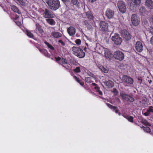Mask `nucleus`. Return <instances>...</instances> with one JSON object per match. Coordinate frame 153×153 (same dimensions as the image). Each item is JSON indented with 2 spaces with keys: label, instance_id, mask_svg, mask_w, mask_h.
I'll return each instance as SVG.
<instances>
[{
  "label": "nucleus",
  "instance_id": "nucleus-1",
  "mask_svg": "<svg viewBox=\"0 0 153 153\" xmlns=\"http://www.w3.org/2000/svg\"><path fill=\"white\" fill-rule=\"evenodd\" d=\"M50 8L52 10L55 11L61 7L59 0H45Z\"/></svg>",
  "mask_w": 153,
  "mask_h": 153
},
{
  "label": "nucleus",
  "instance_id": "nucleus-2",
  "mask_svg": "<svg viewBox=\"0 0 153 153\" xmlns=\"http://www.w3.org/2000/svg\"><path fill=\"white\" fill-rule=\"evenodd\" d=\"M72 51L74 55L79 58H83L85 56V53L79 47L74 46L72 47Z\"/></svg>",
  "mask_w": 153,
  "mask_h": 153
},
{
  "label": "nucleus",
  "instance_id": "nucleus-3",
  "mask_svg": "<svg viewBox=\"0 0 153 153\" xmlns=\"http://www.w3.org/2000/svg\"><path fill=\"white\" fill-rule=\"evenodd\" d=\"M121 36L125 42H128L130 41L132 37L129 33L126 30L121 31Z\"/></svg>",
  "mask_w": 153,
  "mask_h": 153
},
{
  "label": "nucleus",
  "instance_id": "nucleus-4",
  "mask_svg": "<svg viewBox=\"0 0 153 153\" xmlns=\"http://www.w3.org/2000/svg\"><path fill=\"white\" fill-rule=\"evenodd\" d=\"M108 24L106 22L101 21L99 23V27L100 30L103 32H108Z\"/></svg>",
  "mask_w": 153,
  "mask_h": 153
},
{
  "label": "nucleus",
  "instance_id": "nucleus-5",
  "mask_svg": "<svg viewBox=\"0 0 153 153\" xmlns=\"http://www.w3.org/2000/svg\"><path fill=\"white\" fill-rule=\"evenodd\" d=\"M113 56L115 59L122 61L124 59V55L122 52L118 50L114 52Z\"/></svg>",
  "mask_w": 153,
  "mask_h": 153
},
{
  "label": "nucleus",
  "instance_id": "nucleus-6",
  "mask_svg": "<svg viewBox=\"0 0 153 153\" xmlns=\"http://www.w3.org/2000/svg\"><path fill=\"white\" fill-rule=\"evenodd\" d=\"M131 22L134 26H137L140 23V19L137 14H134L132 15L131 17Z\"/></svg>",
  "mask_w": 153,
  "mask_h": 153
},
{
  "label": "nucleus",
  "instance_id": "nucleus-7",
  "mask_svg": "<svg viewBox=\"0 0 153 153\" xmlns=\"http://www.w3.org/2000/svg\"><path fill=\"white\" fill-rule=\"evenodd\" d=\"M111 39L116 45H120L122 42V39L120 37L119 34H115L112 37Z\"/></svg>",
  "mask_w": 153,
  "mask_h": 153
},
{
  "label": "nucleus",
  "instance_id": "nucleus-8",
  "mask_svg": "<svg viewBox=\"0 0 153 153\" xmlns=\"http://www.w3.org/2000/svg\"><path fill=\"white\" fill-rule=\"evenodd\" d=\"M117 5L119 10L122 13H125L126 11V7L125 3L121 0L118 1Z\"/></svg>",
  "mask_w": 153,
  "mask_h": 153
},
{
  "label": "nucleus",
  "instance_id": "nucleus-9",
  "mask_svg": "<svg viewBox=\"0 0 153 153\" xmlns=\"http://www.w3.org/2000/svg\"><path fill=\"white\" fill-rule=\"evenodd\" d=\"M123 81L124 83L128 85H132L134 82L133 79L127 75H124L123 76Z\"/></svg>",
  "mask_w": 153,
  "mask_h": 153
},
{
  "label": "nucleus",
  "instance_id": "nucleus-10",
  "mask_svg": "<svg viewBox=\"0 0 153 153\" xmlns=\"http://www.w3.org/2000/svg\"><path fill=\"white\" fill-rule=\"evenodd\" d=\"M120 96L123 100L127 101L132 102L134 101V98L133 97L129 96L128 94L122 93L120 94Z\"/></svg>",
  "mask_w": 153,
  "mask_h": 153
},
{
  "label": "nucleus",
  "instance_id": "nucleus-11",
  "mask_svg": "<svg viewBox=\"0 0 153 153\" xmlns=\"http://www.w3.org/2000/svg\"><path fill=\"white\" fill-rule=\"evenodd\" d=\"M114 14V11L110 8H108L105 12V16L108 19L112 18Z\"/></svg>",
  "mask_w": 153,
  "mask_h": 153
},
{
  "label": "nucleus",
  "instance_id": "nucleus-12",
  "mask_svg": "<svg viewBox=\"0 0 153 153\" xmlns=\"http://www.w3.org/2000/svg\"><path fill=\"white\" fill-rule=\"evenodd\" d=\"M143 46L142 43L139 41H137L136 43L135 49L138 52H140L143 50Z\"/></svg>",
  "mask_w": 153,
  "mask_h": 153
},
{
  "label": "nucleus",
  "instance_id": "nucleus-13",
  "mask_svg": "<svg viewBox=\"0 0 153 153\" xmlns=\"http://www.w3.org/2000/svg\"><path fill=\"white\" fill-rule=\"evenodd\" d=\"M43 16L46 18H49L53 17V15L49 10L45 9L44 13L43 14Z\"/></svg>",
  "mask_w": 153,
  "mask_h": 153
},
{
  "label": "nucleus",
  "instance_id": "nucleus-14",
  "mask_svg": "<svg viewBox=\"0 0 153 153\" xmlns=\"http://www.w3.org/2000/svg\"><path fill=\"white\" fill-rule=\"evenodd\" d=\"M145 3L146 6L148 9L153 10V1L152 0H146Z\"/></svg>",
  "mask_w": 153,
  "mask_h": 153
},
{
  "label": "nucleus",
  "instance_id": "nucleus-15",
  "mask_svg": "<svg viewBox=\"0 0 153 153\" xmlns=\"http://www.w3.org/2000/svg\"><path fill=\"white\" fill-rule=\"evenodd\" d=\"M67 31L68 33L70 36H72L74 35L76 32L75 28L72 26H71L68 28Z\"/></svg>",
  "mask_w": 153,
  "mask_h": 153
},
{
  "label": "nucleus",
  "instance_id": "nucleus-16",
  "mask_svg": "<svg viewBox=\"0 0 153 153\" xmlns=\"http://www.w3.org/2000/svg\"><path fill=\"white\" fill-rule=\"evenodd\" d=\"M86 16L90 21L94 22V17L90 12H87L86 13Z\"/></svg>",
  "mask_w": 153,
  "mask_h": 153
},
{
  "label": "nucleus",
  "instance_id": "nucleus-17",
  "mask_svg": "<svg viewBox=\"0 0 153 153\" xmlns=\"http://www.w3.org/2000/svg\"><path fill=\"white\" fill-rule=\"evenodd\" d=\"M62 63L64 65L63 66L67 69H69L71 68V66L69 64H68L67 59L64 58L62 59Z\"/></svg>",
  "mask_w": 153,
  "mask_h": 153
},
{
  "label": "nucleus",
  "instance_id": "nucleus-18",
  "mask_svg": "<svg viewBox=\"0 0 153 153\" xmlns=\"http://www.w3.org/2000/svg\"><path fill=\"white\" fill-rule=\"evenodd\" d=\"M106 104L109 108L113 110V111H114L116 113L118 114L119 116L121 115V113L119 112V110L117 109V107L114 106L109 103H106Z\"/></svg>",
  "mask_w": 153,
  "mask_h": 153
},
{
  "label": "nucleus",
  "instance_id": "nucleus-19",
  "mask_svg": "<svg viewBox=\"0 0 153 153\" xmlns=\"http://www.w3.org/2000/svg\"><path fill=\"white\" fill-rule=\"evenodd\" d=\"M93 22H91L88 20H85L84 21V25L86 26L87 29L88 30H90L93 28L92 25V23Z\"/></svg>",
  "mask_w": 153,
  "mask_h": 153
},
{
  "label": "nucleus",
  "instance_id": "nucleus-20",
  "mask_svg": "<svg viewBox=\"0 0 153 153\" xmlns=\"http://www.w3.org/2000/svg\"><path fill=\"white\" fill-rule=\"evenodd\" d=\"M104 83L106 86L109 88H111L114 86V82L111 80L105 81Z\"/></svg>",
  "mask_w": 153,
  "mask_h": 153
},
{
  "label": "nucleus",
  "instance_id": "nucleus-21",
  "mask_svg": "<svg viewBox=\"0 0 153 153\" xmlns=\"http://www.w3.org/2000/svg\"><path fill=\"white\" fill-rule=\"evenodd\" d=\"M51 35L54 38H58L62 36V34L59 32L53 31L51 33Z\"/></svg>",
  "mask_w": 153,
  "mask_h": 153
},
{
  "label": "nucleus",
  "instance_id": "nucleus-22",
  "mask_svg": "<svg viewBox=\"0 0 153 153\" xmlns=\"http://www.w3.org/2000/svg\"><path fill=\"white\" fill-rule=\"evenodd\" d=\"M36 30L37 33H42L43 32V30L41 26L38 23H36Z\"/></svg>",
  "mask_w": 153,
  "mask_h": 153
},
{
  "label": "nucleus",
  "instance_id": "nucleus-23",
  "mask_svg": "<svg viewBox=\"0 0 153 153\" xmlns=\"http://www.w3.org/2000/svg\"><path fill=\"white\" fill-rule=\"evenodd\" d=\"M38 49L39 51L43 54L45 56L48 57L50 56L51 55L48 53L46 49H41L39 48Z\"/></svg>",
  "mask_w": 153,
  "mask_h": 153
},
{
  "label": "nucleus",
  "instance_id": "nucleus-24",
  "mask_svg": "<svg viewBox=\"0 0 153 153\" xmlns=\"http://www.w3.org/2000/svg\"><path fill=\"white\" fill-rule=\"evenodd\" d=\"M122 115L128 121L133 123V117L129 115H128L126 114H123Z\"/></svg>",
  "mask_w": 153,
  "mask_h": 153
},
{
  "label": "nucleus",
  "instance_id": "nucleus-25",
  "mask_svg": "<svg viewBox=\"0 0 153 153\" xmlns=\"http://www.w3.org/2000/svg\"><path fill=\"white\" fill-rule=\"evenodd\" d=\"M105 56L106 58L108 59V60H110L112 56V54L109 51H105Z\"/></svg>",
  "mask_w": 153,
  "mask_h": 153
},
{
  "label": "nucleus",
  "instance_id": "nucleus-26",
  "mask_svg": "<svg viewBox=\"0 0 153 153\" xmlns=\"http://www.w3.org/2000/svg\"><path fill=\"white\" fill-rule=\"evenodd\" d=\"M10 7L12 10L14 12L17 13L18 14H20L21 13V12L16 6L14 5H11Z\"/></svg>",
  "mask_w": 153,
  "mask_h": 153
},
{
  "label": "nucleus",
  "instance_id": "nucleus-27",
  "mask_svg": "<svg viewBox=\"0 0 153 153\" xmlns=\"http://www.w3.org/2000/svg\"><path fill=\"white\" fill-rule=\"evenodd\" d=\"M151 112H153V107L150 106L148 109L147 111L144 113V115L146 116H147Z\"/></svg>",
  "mask_w": 153,
  "mask_h": 153
},
{
  "label": "nucleus",
  "instance_id": "nucleus-28",
  "mask_svg": "<svg viewBox=\"0 0 153 153\" xmlns=\"http://www.w3.org/2000/svg\"><path fill=\"white\" fill-rule=\"evenodd\" d=\"M47 22L51 25H55L56 22L54 20L52 19H48L46 20Z\"/></svg>",
  "mask_w": 153,
  "mask_h": 153
},
{
  "label": "nucleus",
  "instance_id": "nucleus-29",
  "mask_svg": "<svg viewBox=\"0 0 153 153\" xmlns=\"http://www.w3.org/2000/svg\"><path fill=\"white\" fill-rule=\"evenodd\" d=\"M73 78L76 81L79 83L81 86H83L84 85V82L82 80H80L79 78H78L75 76H74Z\"/></svg>",
  "mask_w": 153,
  "mask_h": 153
},
{
  "label": "nucleus",
  "instance_id": "nucleus-30",
  "mask_svg": "<svg viewBox=\"0 0 153 153\" xmlns=\"http://www.w3.org/2000/svg\"><path fill=\"white\" fill-rule=\"evenodd\" d=\"M70 62L73 65L77 66L78 65H79V64L74 59H70Z\"/></svg>",
  "mask_w": 153,
  "mask_h": 153
},
{
  "label": "nucleus",
  "instance_id": "nucleus-31",
  "mask_svg": "<svg viewBox=\"0 0 153 153\" xmlns=\"http://www.w3.org/2000/svg\"><path fill=\"white\" fill-rule=\"evenodd\" d=\"M141 128L143 130L146 132L150 133L151 132V130L150 128L148 127H144L142 126Z\"/></svg>",
  "mask_w": 153,
  "mask_h": 153
},
{
  "label": "nucleus",
  "instance_id": "nucleus-32",
  "mask_svg": "<svg viewBox=\"0 0 153 153\" xmlns=\"http://www.w3.org/2000/svg\"><path fill=\"white\" fill-rule=\"evenodd\" d=\"M100 69L102 71L105 73H107L108 72V70L103 66H100Z\"/></svg>",
  "mask_w": 153,
  "mask_h": 153
},
{
  "label": "nucleus",
  "instance_id": "nucleus-33",
  "mask_svg": "<svg viewBox=\"0 0 153 153\" xmlns=\"http://www.w3.org/2000/svg\"><path fill=\"white\" fill-rule=\"evenodd\" d=\"M71 3L76 6H78L79 4L78 0H71Z\"/></svg>",
  "mask_w": 153,
  "mask_h": 153
},
{
  "label": "nucleus",
  "instance_id": "nucleus-34",
  "mask_svg": "<svg viewBox=\"0 0 153 153\" xmlns=\"http://www.w3.org/2000/svg\"><path fill=\"white\" fill-rule=\"evenodd\" d=\"M44 43L46 45H47L48 47L50 48L51 50H53L54 49V47L48 42L45 41L44 42Z\"/></svg>",
  "mask_w": 153,
  "mask_h": 153
},
{
  "label": "nucleus",
  "instance_id": "nucleus-35",
  "mask_svg": "<svg viewBox=\"0 0 153 153\" xmlns=\"http://www.w3.org/2000/svg\"><path fill=\"white\" fill-rule=\"evenodd\" d=\"M26 34L30 38H33L34 37V36L32 33L30 31L27 30L26 31Z\"/></svg>",
  "mask_w": 153,
  "mask_h": 153
},
{
  "label": "nucleus",
  "instance_id": "nucleus-36",
  "mask_svg": "<svg viewBox=\"0 0 153 153\" xmlns=\"http://www.w3.org/2000/svg\"><path fill=\"white\" fill-rule=\"evenodd\" d=\"M141 123L145 126H151V124L146 120H142L141 121Z\"/></svg>",
  "mask_w": 153,
  "mask_h": 153
},
{
  "label": "nucleus",
  "instance_id": "nucleus-37",
  "mask_svg": "<svg viewBox=\"0 0 153 153\" xmlns=\"http://www.w3.org/2000/svg\"><path fill=\"white\" fill-rule=\"evenodd\" d=\"M73 71L75 73H79L81 72L80 68L79 67H77L73 70Z\"/></svg>",
  "mask_w": 153,
  "mask_h": 153
},
{
  "label": "nucleus",
  "instance_id": "nucleus-38",
  "mask_svg": "<svg viewBox=\"0 0 153 153\" xmlns=\"http://www.w3.org/2000/svg\"><path fill=\"white\" fill-rule=\"evenodd\" d=\"M86 82L88 83H91L92 82L91 78L90 77H86L85 78Z\"/></svg>",
  "mask_w": 153,
  "mask_h": 153
},
{
  "label": "nucleus",
  "instance_id": "nucleus-39",
  "mask_svg": "<svg viewBox=\"0 0 153 153\" xmlns=\"http://www.w3.org/2000/svg\"><path fill=\"white\" fill-rule=\"evenodd\" d=\"M135 4L138 5L141 2V0H134Z\"/></svg>",
  "mask_w": 153,
  "mask_h": 153
},
{
  "label": "nucleus",
  "instance_id": "nucleus-40",
  "mask_svg": "<svg viewBox=\"0 0 153 153\" xmlns=\"http://www.w3.org/2000/svg\"><path fill=\"white\" fill-rule=\"evenodd\" d=\"M76 43L78 45H80L81 44V41L80 39H77L75 41Z\"/></svg>",
  "mask_w": 153,
  "mask_h": 153
},
{
  "label": "nucleus",
  "instance_id": "nucleus-41",
  "mask_svg": "<svg viewBox=\"0 0 153 153\" xmlns=\"http://www.w3.org/2000/svg\"><path fill=\"white\" fill-rule=\"evenodd\" d=\"M20 4H21L22 5H24L25 3L23 1V0H16Z\"/></svg>",
  "mask_w": 153,
  "mask_h": 153
},
{
  "label": "nucleus",
  "instance_id": "nucleus-42",
  "mask_svg": "<svg viewBox=\"0 0 153 153\" xmlns=\"http://www.w3.org/2000/svg\"><path fill=\"white\" fill-rule=\"evenodd\" d=\"M92 85H93V86H95V87L94 88L95 90H96L97 89V88L99 89V87L98 86V85L96 83H93L92 84Z\"/></svg>",
  "mask_w": 153,
  "mask_h": 153
},
{
  "label": "nucleus",
  "instance_id": "nucleus-43",
  "mask_svg": "<svg viewBox=\"0 0 153 153\" xmlns=\"http://www.w3.org/2000/svg\"><path fill=\"white\" fill-rule=\"evenodd\" d=\"M145 11V8L142 7L140 8V12L143 13V12H144Z\"/></svg>",
  "mask_w": 153,
  "mask_h": 153
},
{
  "label": "nucleus",
  "instance_id": "nucleus-44",
  "mask_svg": "<svg viewBox=\"0 0 153 153\" xmlns=\"http://www.w3.org/2000/svg\"><path fill=\"white\" fill-rule=\"evenodd\" d=\"M55 60L57 62H59L61 60V58L59 56H58L57 57H55Z\"/></svg>",
  "mask_w": 153,
  "mask_h": 153
},
{
  "label": "nucleus",
  "instance_id": "nucleus-45",
  "mask_svg": "<svg viewBox=\"0 0 153 153\" xmlns=\"http://www.w3.org/2000/svg\"><path fill=\"white\" fill-rule=\"evenodd\" d=\"M58 42L61 43V45L63 46H64L65 45V43L63 42V41L61 40H59L58 41Z\"/></svg>",
  "mask_w": 153,
  "mask_h": 153
},
{
  "label": "nucleus",
  "instance_id": "nucleus-46",
  "mask_svg": "<svg viewBox=\"0 0 153 153\" xmlns=\"http://www.w3.org/2000/svg\"><path fill=\"white\" fill-rule=\"evenodd\" d=\"M113 92L117 94L118 93V91L117 89L115 88H114L113 89Z\"/></svg>",
  "mask_w": 153,
  "mask_h": 153
},
{
  "label": "nucleus",
  "instance_id": "nucleus-47",
  "mask_svg": "<svg viewBox=\"0 0 153 153\" xmlns=\"http://www.w3.org/2000/svg\"><path fill=\"white\" fill-rule=\"evenodd\" d=\"M150 32L153 35V27H150L149 29Z\"/></svg>",
  "mask_w": 153,
  "mask_h": 153
},
{
  "label": "nucleus",
  "instance_id": "nucleus-48",
  "mask_svg": "<svg viewBox=\"0 0 153 153\" xmlns=\"http://www.w3.org/2000/svg\"><path fill=\"white\" fill-rule=\"evenodd\" d=\"M15 23H16V25L18 26H20L21 25V22H16Z\"/></svg>",
  "mask_w": 153,
  "mask_h": 153
},
{
  "label": "nucleus",
  "instance_id": "nucleus-49",
  "mask_svg": "<svg viewBox=\"0 0 153 153\" xmlns=\"http://www.w3.org/2000/svg\"><path fill=\"white\" fill-rule=\"evenodd\" d=\"M150 43L153 45V36L151 37V39Z\"/></svg>",
  "mask_w": 153,
  "mask_h": 153
},
{
  "label": "nucleus",
  "instance_id": "nucleus-50",
  "mask_svg": "<svg viewBox=\"0 0 153 153\" xmlns=\"http://www.w3.org/2000/svg\"><path fill=\"white\" fill-rule=\"evenodd\" d=\"M98 94L101 95H102V92L100 90L99 91H98Z\"/></svg>",
  "mask_w": 153,
  "mask_h": 153
},
{
  "label": "nucleus",
  "instance_id": "nucleus-51",
  "mask_svg": "<svg viewBox=\"0 0 153 153\" xmlns=\"http://www.w3.org/2000/svg\"><path fill=\"white\" fill-rule=\"evenodd\" d=\"M64 2H69L70 0H62Z\"/></svg>",
  "mask_w": 153,
  "mask_h": 153
},
{
  "label": "nucleus",
  "instance_id": "nucleus-52",
  "mask_svg": "<svg viewBox=\"0 0 153 153\" xmlns=\"http://www.w3.org/2000/svg\"><path fill=\"white\" fill-rule=\"evenodd\" d=\"M19 18V16L18 15H16L15 16V20H16Z\"/></svg>",
  "mask_w": 153,
  "mask_h": 153
},
{
  "label": "nucleus",
  "instance_id": "nucleus-53",
  "mask_svg": "<svg viewBox=\"0 0 153 153\" xmlns=\"http://www.w3.org/2000/svg\"><path fill=\"white\" fill-rule=\"evenodd\" d=\"M97 0H89V2H93L96 1Z\"/></svg>",
  "mask_w": 153,
  "mask_h": 153
},
{
  "label": "nucleus",
  "instance_id": "nucleus-54",
  "mask_svg": "<svg viewBox=\"0 0 153 153\" xmlns=\"http://www.w3.org/2000/svg\"><path fill=\"white\" fill-rule=\"evenodd\" d=\"M151 21L152 23V24L153 25V15L152 16Z\"/></svg>",
  "mask_w": 153,
  "mask_h": 153
},
{
  "label": "nucleus",
  "instance_id": "nucleus-55",
  "mask_svg": "<svg viewBox=\"0 0 153 153\" xmlns=\"http://www.w3.org/2000/svg\"><path fill=\"white\" fill-rule=\"evenodd\" d=\"M96 91H97V92H98V91H99L100 90V87H99V89L98 88H97V89L96 90Z\"/></svg>",
  "mask_w": 153,
  "mask_h": 153
},
{
  "label": "nucleus",
  "instance_id": "nucleus-56",
  "mask_svg": "<svg viewBox=\"0 0 153 153\" xmlns=\"http://www.w3.org/2000/svg\"><path fill=\"white\" fill-rule=\"evenodd\" d=\"M87 48L85 47L84 48V50L85 51H86Z\"/></svg>",
  "mask_w": 153,
  "mask_h": 153
},
{
  "label": "nucleus",
  "instance_id": "nucleus-57",
  "mask_svg": "<svg viewBox=\"0 0 153 153\" xmlns=\"http://www.w3.org/2000/svg\"><path fill=\"white\" fill-rule=\"evenodd\" d=\"M138 80H140L141 81V82L142 81V80L141 79H138Z\"/></svg>",
  "mask_w": 153,
  "mask_h": 153
},
{
  "label": "nucleus",
  "instance_id": "nucleus-58",
  "mask_svg": "<svg viewBox=\"0 0 153 153\" xmlns=\"http://www.w3.org/2000/svg\"><path fill=\"white\" fill-rule=\"evenodd\" d=\"M86 44L87 45H88V44H87V43H86Z\"/></svg>",
  "mask_w": 153,
  "mask_h": 153
}]
</instances>
